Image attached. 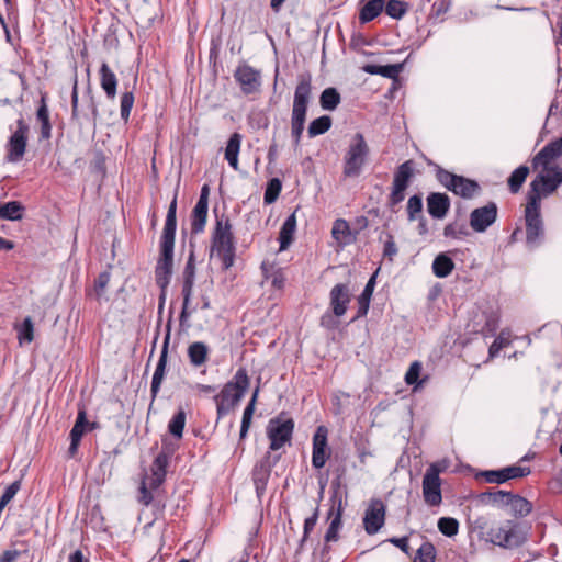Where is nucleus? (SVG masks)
Wrapping results in <instances>:
<instances>
[{"label": "nucleus", "instance_id": "f257e3e1", "mask_svg": "<svg viewBox=\"0 0 562 562\" xmlns=\"http://www.w3.org/2000/svg\"><path fill=\"white\" fill-rule=\"evenodd\" d=\"M177 196L172 199L161 235L160 258L156 267V282L165 290L170 282L173 267V247L177 227Z\"/></svg>", "mask_w": 562, "mask_h": 562}, {"label": "nucleus", "instance_id": "f03ea898", "mask_svg": "<svg viewBox=\"0 0 562 562\" xmlns=\"http://www.w3.org/2000/svg\"><path fill=\"white\" fill-rule=\"evenodd\" d=\"M211 252L216 255L221 260L225 270L234 265L235 260V243L229 218L222 214L216 215V224L212 233Z\"/></svg>", "mask_w": 562, "mask_h": 562}, {"label": "nucleus", "instance_id": "7ed1b4c3", "mask_svg": "<svg viewBox=\"0 0 562 562\" xmlns=\"http://www.w3.org/2000/svg\"><path fill=\"white\" fill-rule=\"evenodd\" d=\"M249 387V378L246 369L239 368L233 381L227 382L220 394L214 395L216 402L217 418H222L229 413L244 397Z\"/></svg>", "mask_w": 562, "mask_h": 562}, {"label": "nucleus", "instance_id": "20e7f679", "mask_svg": "<svg viewBox=\"0 0 562 562\" xmlns=\"http://www.w3.org/2000/svg\"><path fill=\"white\" fill-rule=\"evenodd\" d=\"M311 78L301 77L295 88L291 113V136L294 145L299 146L305 126L307 105L311 98Z\"/></svg>", "mask_w": 562, "mask_h": 562}, {"label": "nucleus", "instance_id": "39448f33", "mask_svg": "<svg viewBox=\"0 0 562 562\" xmlns=\"http://www.w3.org/2000/svg\"><path fill=\"white\" fill-rule=\"evenodd\" d=\"M370 149L361 133H356L348 145L344 156L342 175L345 178H357L362 172Z\"/></svg>", "mask_w": 562, "mask_h": 562}, {"label": "nucleus", "instance_id": "423d86ee", "mask_svg": "<svg viewBox=\"0 0 562 562\" xmlns=\"http://www.w3.org/2000/svg\"><path fill=\"white\" fill-rule=\"evenodd\" d=\"M428 164L435 167L437 180L454 194L464 199H471L477 192L480 187L476 181L454 175L439 165L432 162Z\"/></svg>", "mask_w": 562, "mask_h": 562}, {"label": "nucleus", "instance_id": "0eeeda50", "mask_svg": "<svg viewBox=\"0 0 562 562\" xmlns=\"http://www.w3.org/2000/svg\"><path fill=\"white\" fill-rule=\"evenodd\" d=\"M487 536L492 543L506 549L519 547L526 540L525 535L512 520H507L501 526L491 528Z\"/></svg>", "mask_w": 562, "mask_h": 562}, {"label": "nucleus", "instance_id": "6e6552de", "mask_svg": "<svg viewBox=\"0 0 562 562\" xmlns=\"http://www.w3.org/2000/svg\"><path fill=\"white\" fill-rule=\"evenodd\" d=\"M293 429V419L284 417L283 414L270 419L267 426V436L270 440V450H279L286 442H290Z\"/></svg>", "mask_w": 562, "mask_h": 562}, {"label": "nucleus", "instance_id": "1a4fd4ad", "mask_svg": "<svg viewBox=\"0 0 562 562\" xmlns=\"http://www.w3.org/2000/svg\"><path fill=\"white\" fill-rule=\"evenodd\" d=\"M540 207L537 198H532L531 202L527 201L525 209L526 241L531 246H537L544 234Z\"/></svg>", "mask_w": 562, "mask_h": 562}, {"label": "nucleus", "instance_id": "9d476101", "mask_svg": "<svg viewBox=\"0 0 562 562\" xmlns=\"http://www.w3.org/2000/svg\"><path fill=\"white\" fill-rule=\"evenodd\" d=\"M440 471L439 465L432 463L424 474L423 497L428 506H439L442 502Z\"/></svg>", "mask_w": 562, "mask_h": 562}, {"label": "nucleus", "instance_id": "9b49d317", "mask_svg": "<svg viewBox=\"0 0 562 562\" xmlns=\"http://www.w3.org/2000/svg\"><path fill=\"white\" fill-rule=\"evenodd\" d=\"M413 176L414 164L412 160H407L397 167L393 178L392 191L389 196L391 206L397 205L404 200L405 190L408 188Z\"/></svg>", "mask_w": 562, "mask_h": 562}, {"label": "nucleus", "instance_id": "f8f14e48", "mask_svg": "<svg viewBox=\"0 0 562 562\" xmlns=\"http://www.w3.org/2000/svg\"><path fill=\"white\" fill-rule=\"evenodd\" d=\"M30 127L25 121L21 117L16 121V130L10 136L7 144V156L5 159L9 162H19L22 160L26 144Z\"/></svg>", "mask_w": 562, "mask_h": 562}, {"label": "nucleus", "instance_id": "ddd939ff", "mask_svg": "<svg viewBox=\"0 0 562 562\" xmlns=\"http://www.w3.org/2000/svg\"><path fill=\"white\" fill-rule=\"evenodd\" d=\"M234 78L240 86L243 93L254 94L260 91L261 72L248 64H240L234 72Z\"/></svg>", "mask_w": 562, "mask_h": 562}, {"label": "nucleus", "instance_id": "4468645a", "mask_svg": "<svg viewBox=\"0 0 562 562\" xmlns=\"http://www.w3.org/2000/svg\"><path fill=\"white\" fill-rule=\"evenodd\" d=\"M71 108H72V113H71L72 119H75L78 122L81 120H89V121H92L93 123H95L97 120L99 119L98 106L94 101V97L91 94L90 89H88V91H87L86 105L82 106L81 109L79 108L77 81H75L72 92H71Z\"/></svg>", "mask_w": 562, "mask_h": 562}, {"label": "nucleus", "instance_id": "2eb2a0df", "mask_svg": "<svg viewBox=\"0 0 562 562\" xmlns=\"http://www.w3.org/2000/svg\"><path fill=\"white\" fill-rule=\"evenodd\" d=\"M497 218V205L488 202L486 205L474 209L470 214V226L476 233L485 232Z\"/></svg>", "mask_w": 562, "mask_h": 562}, {"label": "nucleus", "instance_id": "dca6fc26", "mask_svg": "<svg viewBox=\"0 0 562 562\" xmlns=\"http://www.w3.org/2000/svg\"><path fill=\"white\" fill-rule=\"evenodd\" d=\"M559 187L554 175L539 173L530 183L527 201L531 202L532 198H537V204H541V198L552 194Z\"/></svg>", "mask_w": 562, "mask_h": 562}, {"label": "nucleus", "instance_id": "f3484780", "mask_svg": "<svg viewBox=\"0 0 562 562\" xmlns=\"http://www.w3.org/2000/svg\"><path fill=\"white\" fill-rule=\"evenodd\" d=\"M385 520V506L380 499L371 501L363 517L364 530L368 535L376 533Z\"/></svg>", "mask_w": 562, "mask_h": 562}, {"label": "nucleus", "instance_id": "a211bd4d", "mask_svg": "<svg viewBox=\"0 0 562 562\" xmlns=\"http://www.w3.org/2000/svg\"><path fill=\"white\" fill-rule=\"evenodd\" d=\"M272 467L270 452H267L254 467L252 482L258 497H261L266 492Z\"/></svg>", "mask_w": 562, "mask_h": 562}, {"label": "nucleus", "instance_id": "6ab92c4d", "mask_svg": "<svg viewBox=\"0 0 562 562\" xmlns=\"http://www.w3.org/2000/svg\"><path fill=\"white\" fill-rule=\"evenodd\" d=\"M530 473L528 467L510 465L499 470H488L482 473V476L488 483L502 484L512 479L527 476Z\"/></svg>", "mask_w": 562, "mask_h": 562}, {"label": "nucleus", "instance_id": "aec40b11", "mask_svg": "<svg viewBox=\"0 0 562 562\" xmlns=\"http://www.w3.org/2000/svg\"><path fill=\"white\" fill-rule=\"evenodd\" d=\"M330 307L335 316H342L348 307L351 300V292L348 284L338 283L329 293Z\"/></svg>", "mask_w": 562, "mask_h": 562}, {"label": "nucleus", "instance_id": "412c9836", "mask_svg": "<svg viewBox=\"0 0 562 562\" xmlns=\"http://www.w3.org/2000/svg\"><path fill=\"white\" fill-rule=\"evenodd\" d=\"M562 155V138L547 144L532 159L533 168L542 167L548 171L549 164Z\"/></svg>", "mask_w": 562, "mask_h": 562}, {"label": "nucleus", "instance_id": "4be33fe9", "mask_svg": "<svg viewBox=\"0 0 562 562\" xmlns=\"http://www.w3.org/2000/svg\"><path fill=\"white\" fill-rule=\"evenodd\" d=\"M169 331L167 333V336L164 341V347L158 360V363L156 366L153 380H151V386H150V393L153 398H155L160 390V385L162 383V380L165 378L166 372V366H167V355H168V344H169Z\"/></svg>", "mask_w": 562, "mask_h": 562}, {"label": "nucleus", "instance_id": "5701e85b", "mask_svg": "<svg viewBox=\"0 0 562 562\" xmlns=\"http://www.w3.org/2000/svg\"><path fill=\"white\" fill-rule=\"evenodd\" d=\"M427 209L434 218H443L450 209V199L445 193H430L427 198Z\"/></svg>", "mask_w": 562, "mask_h": 562}, {"label": "nucleus", "instance_id": "b1692460", "mask_svg": "<svg viewBox=\"0 0 562 562\" xmlns=\"http://www.w3.org/2000/svg\"><path fill=\"white\" fill-rule=\"evenodd\" d=\"M176 447L172 443H168L166 439L162 440L161 451L156 456L151 464V474L160 475L166 477V469L169 463L170 457L173 454Z\"/></svg>", "mask_w": 562, "mask_h": 562}, {"label": "nucleus", "instance_id": "393cba45", "mask_svg": "<svg viewBox=\"0 0 562 562\" xmlns=\"http://www.w3.org/2000/svg\"><path fill=\"white\" fill-rule=\"evenodd\" d=\"M100 85L106 97L114 100L116 97L117 78L106 63H102L100 70Z\"/></svg>", "mask_w": 562, "mask_h": 562}, {"label": "nucleus", "instance_id": "a878e982", "mask_svg": "<svg viewBox=\"0 0 562 562\" xmlns=\"http://www.w3.org/2000/svg\"><path fill=\"white\" fill-rule=\"evenodd\" d=\"M331 236L339 246L349 245L355 240L349 223L344 218H338L334 222Z\"/></svg>", "mask_w": 562, "mask_h": 562}, {"label": "nucleus", "instance_id": "bb28decb", "mask_svg": "<svg viewBox=\"0 0 562 562\" xmlns=\"http://www.w3.org/2000/svg\"><path fill=\"white\" fill-rule=\"evenodd\" d=\"M210 348L203 341H194L188 347V357L190 363L195 367H202L205 364L209 358Z\"/></svg>", "mask_w": 562, "mask_h": 562}, {"label": "nucleus", "instance_id": "cd10ccee", "mask_svg": "<svg viewBox=\"0 0 562 562\" xmlns=\"http://www.w3.org/2000/svg\"><path fill=\"white\" fill-rule=\"evenodd\" d=\"M296 231V216L292 213L286 217L281 226L279 233L280 251L286 250L293 241L294 233Z\"/></svg>", "mask_w": 562, "mask_h": 562}, {"label": "nucleus", "instance_id": "c85d7f7f", "mask_svg": "<svg viewBox=\"0 0 562 562\" xmlns=\"http://www.w3.org/2000/svg\"><path fill=\"white\" fill-rule=\"evenodd\" d=\"M240 144L241 135L239 133H233L225 148V159L234 170H238V154L240 150Z\"/></svg>", "mask_w": 562, "mask_h": 562}, {"label": "nucleus", "instance_id": "c756f323", "mask_svg": "<svg viewBox=\"0 0 562 562\" xmlns=\"http://www.w3.org/2000/svg\"><path fill=\"white\" fill-rule=\"evenodd\" d=\"M402 69H403V64H394V65H385V66L368 64L363 67V70L367 74L380 75V76H382L384 78H389V79L397 78V76L400 75Z\"/></svg>", "mask_w": 562, "mask_h": 562}, {"label": "nucleus", "instance_id": "7c9ffc66", "mask_svg": "<svg viewBox=\"0 0 562 562\" xmlns=\"http://www.w3.org/2000/svg\"><path fill=\"white\" fill-rule=\"evenodd\" d=\"M374 286H375V277L372 276L369 279V281L367 282L362 293L358 297L359 308H358L357 315L353 317L352 321L367 315V313L369 311L370 301H371V296H372Z\"/></svg>", "mask_w": 562, "mask_h": 562}, {"label": "nucleus", "instance_id": "2f4dec72", "mask_svg": "<svg viewBox=\"0 0 562 562\" xmlns=\"http://www.w3.org/2000/svg\"><path fill=\"white\" fill-rule=\"evenodd\" d=\"M335 508L334 506L329 510V517L334 515V517L330 520L329 527L325 535V541L326 542H333L338 540V531L341 527V515H342V505L341 499L338 501L337 510L334 514Z\"/></svg>", "mask_w": 562, "mask_h": 562}, {"label": "nucleus", "instance_id": "473e14b6", "mask_svg": "<svg viewBox=\"0 0 562 562\" xmlns=\"http://www.w3.org/2000/svg\"><path fill=\"white\" fill-rule=\"evenodd\" d=\"M507 506L515 516L525 517L532 510L531 503L525 497L509 493Z\"/></svg>", "mask_w": 562, "mask_h": 562}, {"label": "nucleus", "instance_id": "72a5a7b5", "mask_svg": "<svg viewBox=\"0 0 562 562\" xmlns=\"http://www.w3.org/2000/svg\"><path fill=\"white\" fill-rule=\"evenodd\" d=\"M453 269L454 262L446 254H439L432 261V272L437 278L448 277Z\"/></svg>", "mask_w": 562, "mask_h": 562}, {"label": "nucleus", "instance_id": "f704fd0d", "mask_svg": "<svg viewBox=\"0 0 562 562\" xmlns=\"http://www.w3.org/2000/svg\"><path fill=\"white\" fill-rule=\"evenodd\" d=\"M209 205L196 203L191 215V232L199 234L203 232L207 218Z\"/></svg>", "mask_w": 562, "mask_h": 562}, {"label": "nucleus", "instance_id": "c9c22d12", "mask_svg": "<svg viewBox=\"0 0 562 562\" xmlns=\"http://www.w3.org/2000/svg\"><path fill=\"white\" fill-rule=\"evenodd\" d=\"M384 9V0H369L361 9L359 19L367 23L375 19Z\"/></svg>", "mask_w": 562, "mask_h": 562}, {"label": "nucleus", "instance_id": "e433bc0d", "mask_svg": "<svg viewBox=\"0 0 562 562\" xmlns=\"http://www.w3.org/2000/svg\"><path fill=\"white\" fill-rule=\"evenodd\" d=\"M23 205L18 201L0 204V217L8 221H18L23 216Z\"/></svg>", "mask_w": 562, "mask_h": 562}, {"label": "nucleus", "instance_id": "4c0bfd02", "mask_svg": "<svg viewBox=\"0 0 562 562\" xmlns=\"http://www.w3.org/2000/svg\"><path fill=\"white\" fill-rule=\"evenodd\" d=\"M509 493L501 490L488 491L481 493L479 498L481 503L486 505L507 506Z\"/></svg>", "mask_w": 562, "mask_h": 562}, {"label": "nucleus", "instance_id": "58836bf2", "mask_svg": "<svg viewBox=\"0 0 562 562\" xmlns=\"http://www.w3.org/2000/svg\"><path fill=\"white\" fill-rule=\"evenodd\" d=\"M258 392H259V389H256L254 394H252V397H251L250 402L248 403V405L244 409L243 418H241L240 432H239V439L240 440L245 439L247 434H248V430H249V427H250V424H251V418H252V415H254V412H255V404H256Z\"/></svg>", "mask_w": 562, "mask_h": 562}, {"label": "nucleus", "instance_id": "ea45409f", "mask_svg": "<svg viewBox=\"0 0 562 562\" xmlns=\"http://www.w3.org/2000/svg\"><path fill=\"white\" fill-rule=\"evenodd\" d=\"M529 175L527 166H519L509 176L507 183L512 193H518Z\"/></svg>", "mask_w": 562, "mask_h": 562}, {"label": "nucleus", "instance_id": "a19ab883", "mask_svg": "<svg viewBox=\"0 0 562 562\" xmlns=\"http://www.w3.org/2000/svg\"><path fill=\"white\" fill-rule=\"evenodd\" d=\"M340 94L336 88H326L319 97L321 106L327 111H334L340 103Z\"/></svg>", "mask_w": 562, "mask_h": 562}, {"label": "nucleus", "instance_id": "79ce46f5", "mask_svg": "<svg viewBox=\"0 0 562 562\" xmlns=\"http://www.w3.org/2000/svg\"><path fill=\"white\" fill-rule=\"evenodd\" d=\"M331 126V119L328 115L319 116L313 120L308 127L307 134L310 138H314L318 135L325 134Z\"/></svg>", "mask_w": 562, "mask_h": 562}, {"label": "nucleus", "instance_id": "37998d69", "mask_svg": "<svg viewBox=\"0 0 562 562\" xmlns=\"http://www.w3.org/2000/svg\"><path fill=\"white\" fill-rule=\"evenodd\" d=\"M36 116H37V120L41 122V137L43 139L50 138L52 125L49 122L48 109H47V105H46L44 99H42V103H41L40 108L37 109Z\"/></svg>", "mask_w": 562, "mask_h": 562}, {"label": "nucleus", "instance_id": "c03bdc74", "mask_svg": "<svg viewBox=\"0 0 562 562\" xmlns=\"http://www.w3.org/2000/svg\"><path fill=\"white\" fill-rule=\"evenodd\" d=\"M194 280L183 279L182 283V296H183V304H182V311L180 314V324L183 325V323L188 319L190 316V312L188 311L190 300L192 296Z\"/></svg>", "mask_w": 562, "mask_h": 562}, {"label": "nucleus", "instance_id": "a18cd8bd", "mask_svg": "<svg viewBox=\"0 0 562 562\" xmlns=\"http://www.w3.org/2000/svg\"><path fill=\"white\" fill-rule=\"evenodd\" d=\"M186 425V413L184 411H178L168 424L169 432L178 440L182 438L183 429Z\"/></svg>", "mask_w": 562, "mask_h": 562}, {"label": "nucleus", "instance_id": "49530a36", "mask_svg": "<svg viewBox=\"0 0 562 562\" xmlns=\"http://www.w3.org/2000/svg\"><path fill=\"white\" fill-rule=\"evenodd\" d=\"M385 13L396 20L402 19L408 11V3L401 0H389L384 3Z\"/></svg>", "mask_w": 562, "mask_h": 562}, {"label": "nucleus", "instance_id": "de8ad7c7", "mask_svg": "<svg viewBox=\"0 0 562 562\" xmlns=\"http://www.w3.org/2000/svg\"><path fill=\"white\" fill-rule=\"evenodd\" d=\"M20 344L32 342L34 339V325L31 317L24 318L23 323L15 326Z\"/></svg>", "mask_w": 562, "mask_h": 562}, {"label": "nucleus", "instance_id": "09e8293b", "mask_svg": "<svg viewBox=\"0 0 562 562\" xmlns=\"http://www.w3.org/2000/svg\"><path fill=\"white\" fill-rule=\"evenodd\" d=\"M111 274L108 271L101 272L94 281L93 294L95 299L101 302L108 300L105 296V290L110 282Z\"/></svg>", "mask_w": 562, "mask_h": 562}, {"label": "nucleus", "instance_id": "8fccbe9b", "mask_svg": "<svg viewBox=\"0 0 562 562\" xmlns=\"http://www.w3.org/2000/svg\"><path fill=\"white\" fill-rule=\"evenodd\" d=\"M436 549L431 542H424L416 552L414 562H435Z\"/></svg>", "mask_w": 562, "mask_h": 562}, {"label": "nucleus", "instance_id": "3c124183", "mask_svg": "<svg viewBox=\"0 0 562 562\" xmlns=\"http://www.w3.org/2000/svg\"><path fill=\"white\" fill-rule=\"evenodd\" d=\"M438 529L439 531L447 536L452 537L458 533L459 530V522L457 519L451 517H442L438 520Z\"/></svg>", "mask_w": 562, "mask_h": 562}, {"label": "nucleus", "instance_id": "603ef678", "mask_svg": "<svg viewBox=\"0 0 562 562\" xmlns=\"http://www.w3.org/2000/svg\"><path fill=\"white\" fill-rule=\"evenodd\" d=\"M510 344L509 333L502 330L488 349V358H495L498 352Z\"/></svg>", "mask_w": 562, "mask_h": 562}, {"label": "nucleus", "instance_id": "864d4df0", "mask_svg": "<svg viewBox=\"0 0 562 562\" xmlns=\"http://www.w3.org/2000/svg\"><path fill=\"white\" fill-rule=\"evenodd\" d=\"M282 189V183L278 178H272L267 186L266 192H265V203L271 204L273 203L277 198L279 196Z\"/></svg>", "mask_w": 562, "mask_h": 562}, {"label": "nucleus", "instance_id": "5fc2aeb1", "mask_svg": "<svg viewBox=\"0 0 562 562\" xmlns=\"http://www.w3.org/2000/svg\"><path fill=\"white\" fill-rule=\"evenodd\" d=\"M134 104V94L131 91L124 92L121 97V117L126 123Z\"/></svg>", "mask_w": 562, "mask_h": 562}, {"label": "nucleus", "instance_id": "6e6d98bb", "mask_svg": "<svg viewBox=\"0 0 562 562\" xmlns=\"http://www.w3.org/2000/svg\"><path fill=\"white\" fill-rule=\"evenodd\" d=\"M20 488V481H14L5 488V491L0 497V509H4V507L13 499V497L16 495Z\"/></svg>", "mask_w": 562, "mask_h": 562}, {"label": "nucleus", "instance_id": "4d7b16f0", "mask_svg": "<svg viewBox=\"0 0 562 562\" xmlns=\"http://www.w3.org/2000/svg\"><path fill=\"white\" fill-rule=\"evenodd\" d=\"M327 434L325 426L317 427L313 436V449L327 450Z\"/></svg>", "mask_w": 562, "mask_h": 562}, {"label": "nucleus", "instance_id": "13d9d810", "mask_svg": "<svg viewBox=\"0 0 562 562\" xmlns=\"http://www.w3.org/2000/svg\"><path fill=\"white\" fill-rule=\"evenodd\" d=\"M423 210V200L419 195H413L408 199L407 202V214L409 221L416 220V214L420 213Z\"/></svg>", "mask_w": 562, "mask_h": 562}, {"label": "nucleus", "instance_id": "bf43d9fd", "mask_svg": "<svg viewBox=\"0 0 562 562\" xmlns=\"http://www.w3.org/2000/svg\"><path fill=\"white\" fill-rule=\"evenodd\" d=\"M420 371H422V364L418 361L413 362L409 366V368L405 374V382L408 385H413V384L417 383Z\"/></svg>", "mask_w": 562, "mask_h": 562}, {"label": "nucleus", "instance_id": "052dcab7", "mask_svg": "<svg viewBox=\"0 0 562 562\" xmlns=\"http://www.w3.org/2000/svg\"><path fill=\"white\" fill-rule=\"evenodd\" d=\"M317 519H318V508H315L313 515L311 517H307L304 521L303 537H302L301 543H300L301 547L306 541L310 532L314 529V527L317 522Z\"/></svg>", "mask_w": 562, "mask_h": 562}, {"label": "nucleus", "instance_id": "680f3d73", "mask_svg": "<svg viewBox=\"0 0 562 562\" xmlns=\"http://www.w3.org/2000/svg\"><path fill=\"white\" fill-rule=\"evenodd\" d=\"M329 457V453L327 450H321V449H313L312 452V464L315 469H322L327 459Z\"/></svg>", "mask_w": 562, "mask_h": 562}, {"label": "nucleus", "instance_id": "e2e57ef3", "mask_svg": "<svg viewBox=\"0 0 562 562\" xmlns=\"http://www.w3.org/2000/svg\"><path fill=\"white\" fill-rule=\"evenodd\" d=\"M397 251L398 250L394 241V238L391 234H389L387 239L384 243L383 255L390 260H393V257L397 255Z\"/></svg>", "mask_w": 562, "mask_h": 562}, {"label": "nucleus", "instance_id": "0e129e2a", "mask_svg": "<svg viewBox=\"0 0 562 562\" xmlns=\"http://www.w3.org/2000/svg\"><path fill=\"white\" fill-rule=\"evenodd\" d=\"M154 499L151 491L148 490L146 481H143L139 487L138 502L145 506H148Z\"/></svg>", "mask_w": 562, "mask_h": 562}, {"label": "nucleus", "instance_id": "69168bd1", "mask_svg": "<svg viewBox=\"0 0 562 562\" xmlns=\"http://www.w3.org/2000/svg\"><path fill=\"white\" fill-rule=\"evenodd\" d=\"M387 541L391 542L392 544H394L395 547H397L398 549H401L405 554L409 553L407 536H404L401 538L393 537V538L387 539Z\"/></svg>", "mask_w": 562, "mask_h": 562}, {"label": "nucleus", "instance_id": "338daca9", "mask_svg": "<svg viewBox=\"0 0 562 562\" xmlns=\"http://www.w3.org/2000/svg\"><path fill=\"white\" fill-rule=\"evenodd\" d=\"M195 278V265L193 254L190 255L184 270H183V279L194 280Z\"/></svg>", "mask_w": 562, "mask_h": 562}, {"label": "nucleus", "instance_id": "774afa93", "mask_svg": "<svg viewBox=\"0 0 562 562\" xmlns=\"http://www.w3.org/2000/svg\"><path fill=\"white\" fill-rule=\"evenodd\" d=\"M20 551L16 549L5 550L0 555V562H15L20 557Z\"/></svg>", "mask_w": 562, "mask_h": 562}]
</instances>
